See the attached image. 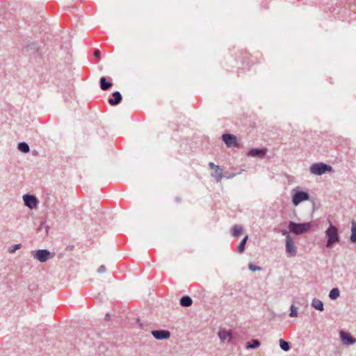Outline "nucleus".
I'll return each mask as SVG.
<instances>
[{"label": "nucleus", "mask_w": 356, "mask_h": 356, "mask_svg": "<svg viewBox=\"0 0 356 356\" xmlns=\"http://www.w3.org/2000/svg\"><path fill=\"white\" fill-rule=\"evenodd\" d=\"M328 228L325 231V236L327 237V241L325 247L331 248L334 244L338 243L340 241V236L339 234L338 228L333 225L330 221Z\"/></svg>", "instance_id": "obj_1"}, {"label": "nucleus", "mask_w": 356, "mask_h": 356, "mask_svg": "<svg viewBox=\"0 0 356 356\" xmlns=\"http://www.w3.org/2000/svg\"><path fill=\"white\" fill-rule=\"evenodd\" d=\"M311 222L297 223L290 221L288 225L289 232L296 235H300L307 232L311 229Z\"/></svg>", "instance_id": "obj_2"}, {"label": "nucleus", "mask_w": 356, "mask_h": 356, "mask_svg": "<svg viewBox=\"0 0 356 356\" xmlns=\"http://www.w3.org/2000/svg\"><path fill=\"white\" fill-rule=\"evenodd\" d=\"M292 193V203L294 206H298L303 201L309 199V195L307 192L300 190L299 187L293 188Z\"/></svg>", "instance_id": "obj_3"}, {"label": "nucleus", "mask_w": 356, "mask_h": 356, "mask_svg": "<svg viewBox=\"0 0 356 356\" xmlns=\"http://www.w3.org/2000/svg\"><path fill=\"white\" fill-rule=\"evenodd\" d=\"M309 171L311 174L322 175L327 172H332V168L324 163H315L310 166Z\"/></svg>", "instance_id": "obj_4"}, {"label": "nucleus", "mask_w": 356, "mask_h": 356, "mask_svg": "<svg viewBox=\"0 0 356 356\" xmlns=\"http://www.w3.org/2000/svg\"><path fill=\"white\" fill-rule=\"evenodd\" d=\"M286 252L289 257H293L297 254V248L293 241V238L290 235H287L286 237Z\"/></svg>", "instance_id": "obj_5"}, {"label": "nucleus", "mask_w": 356, "mask_h": 356, "mask_svg": "<svg viewBox=\"0 0 356 356\" xmlns=\"http://www.w3.org/2000/svg\"><path fill=\"white\" fill-rule=\"evenodd\" d=\"M32 256L38 261L44 263L50 257V252L45 249L31 252Z\"/></svg>", "instance_id": "obj_6"}, {"label": "nucleus", "mask_w": 356, "mask_h": 356, "mask_svg": "<svg viewBox=\"0 0 356 356\" xmlns=\"http://www.w3.org/2000/svg\"><path fill=\"white\" fill-rule=\"evenodd\" d=\"M222 139L226 145L229 147L238 146L236 137L232 134H225L222 135Z\"/></svg>", "instance_id": "obj_7"}, {"label": "nucleus", "mask_w": 356, "mask_h": 356, "mask_svg": "<svg viewBox=\"0 0 356 356\" xmlns=\"http://www.w3.org/2000/svg\"><path fill=\"white\" fill-rule=\"evenodd\" d=\"M24 205L32 209L37 206L38 200L33 195L25 194L23 196Z\"/></svg>", "instance_id": "obj_8"}, {"label": "nucleus", "mask_w": 356, "mask_h": 356, "mask_svg": "<svg viewBox=\"0 0 356 356\" xmlns=\"http://www.w3.org/2000/svg\"><path fill=\"white\" fill-rule=\"evenodd\" d=\"M152 334L158 340L168 339L170 337V332L167 330H152Z\"/></svg>", "instance_id": "obj_9"}, {"label": "nucleus", "mask_w": 356, "mask_h": 356, "mask_svg": "<svg viewBox=\"0 0 356 356\" xmlns=\"http://www.w3.org/2000/svg\"><path fill=\"white\" fill-rule=\"evenodd\" d=\"M340 338L342 342L346 345H353L356 343V339H355L350 333L344 331L340 332Z\"/></svg>", "instance_id": "obj_10"}, {"label": "nucleus", "mask_w": 356, "mask_h": 356, "mask_svg": "<svg viewBox=\"0 0 356 356\" xmlns=\"http://www.w3.org/2000/svg\"><path fill=\"white\" fill-rule=\"evenodd\" d=\"M218 334L222 342H229L232 339V332L225 328L220 329Z\"/></svg>", "instance_id": "obj_11"}, {"label": "nucleus", "mask_w": 356, "mask_h": 356, "mask_svg": "<svg viewBox=\"0 0 356 356\" xmlns=\"http://www.w3.org/2000/svg\"><path fill=\"white\" fill-rule=\"evenodd\" d=\"M122 99V97L120 92L115 91L112 93V97L108 98V102L111 106L118 105Z\"/></svg>", "instance_id": "obj_12"}, {"label": "nucleus", "mask_w": 356, "mask_h": 356, "mask_svg": "<svg viewBox=\"0 0 356 356\" xmlns=\"http://www.w3.org/2000/svg\"><path fill=\"white\" fill-rule=\"evenodd\" d=\"M266 154V149L252 148L248 152V156L252 157L263 158Z\"/></svg>", "instance_id": "obj_13"}, {"label": "nucleus", "mask_w": 356, "mask_h": 356, "mask_svg": "<svg viewBox=\"0 0 356 356\" xmlns=\"http://www.w3.org/2000/svg\"><path fill=\"white\" fill-rule=\"evenodd\" d=\"M100 88L102 90H108L112 86L113 83L111 81H107L106 78L102 76L99 80Z\"/></svg>", "instance_id": "obj_14"}, {"label": "nucleus", "mask_w": 356, "mask_h": 356, "mask_svg": "<svg viewBox=\"0 0 356 356\" xmlns=\"http://www.w3.org/2000/svg\"><path fill=\"white\" fill-rule=\"evenodd\" d=\"M312 306L315 308L316 309L323 312L324 310L323 303V302L318 299V298H314L312 301Z\"/></svg>", "instance_id": "obj_15"}, {"label": "nucleus", "mask_w": 356, "mask_h": 356, "mask_svg": "<svg viewBox=\"0 0 356 356\" xmlns=\"http://www.w3.org/2000/svg\"><path fill=\"white\" fill-rule=\"evenodd\" d=\"M243 233V227L239 225H234L232 228V235L234 237H239Z\"/></svg>", "instance_id": "obj_16"}, {"label": "nucleus", "mask_w": 356, "mask_h": 356, "mask_svg": "<svg viewBox=\"0 0 356 356\" xmlns=\"http://www.w3.org/2000/svg\"><path fill=\"white\" fill-rule=\"evenodd\" d=\"M211 176L216 179L217 182L220 181L222 178V170L219 166H216L215 171L211 173Z\"/></svg>", "instance_id": "obj_17"}, {"label": "nucleus", "mask_w": 356, "mask_h": 356, "mask_svg": "<svg viewBox=\"0 0 356 356\" xmlns=\"http://www.w3.org/2000/svg\"><path fill=\"white\" fill-rule=\"evenodd\" d=\"M350 240L352 243H356V222L352 220L351 222V234Z\"/></svg>", "instance_id": "obj_18"}, {"label": "nucleus", "mask_w": 356, "mask_h": 356, "mask_svg": "<svg viewBox=\"0 0 356 356\" xmlns=\"http://www.w3.org/2000/svg\"><path fill=\"white\" fill-rule=\"evenodd\" d=\"M192 303V299L188 296H184L180 299V305L183 307H189Z\"/></svg>", "instance_id": "obj_19"}, {"label": "nucleus", "mask_w": 356, "mask_h": 356, "mask_svg": "<svg viewBox=\"0 0 356 356\" xmlns=\"http://www.w3.org/2000/svg\"><path fill=\"white\" fill-rule=\"evenodd\" d=\"M260 341L258 339H252L250 341L246 343L245 347L248 349L257 348L260 346Z\"/></svg>", "instance_id": "obj_20"}, {"label": "nucleus", "mask_w": 356, "mask_h": 356, "mask_svg": "<svg viewBox=\"0 0 356 356\" xmlns=\"http://www.w3.org/2000/svg\"><path fill=\"white\" fill-rule=\"evenodd\" d=\"M248 236H245L243 239L242 241H241V243H239L238 248H237V252L239 253V254H241L244 252L245 250V244L247 243V241H248Z\"/></svg>", "instance_id": "obj_21"}, {"label": "nucleus", "mask_w": 356, "mask_h": 356, "mask_svg": "<svg viewBox=\"0 0 356 356\" xmlns=\"http://www.w3.org/2000/svg\"><path fill=\"white\" fill-rule=\"evenodd\" d=\"M18 149L23 153H28L30 150L29 145L25 142H21L18 144Z\"/></svg>", "instance_id": "obj_22"}, {"label": "nucleus", "mask_w": 356, "mask_h": 356, "mask_svg": "<svg viewBox=\"0 0 356 356\" xmlns=\"http://www.w3.org/2000/svg\"><path fill=\"white\" fill-rule=\"evenodd\" d=\"M340 291L338 288L332 289L329 293V298L331 300H336L339 297Z\"/></svg>", "instance_id": "obj_23"}, {"label": "nucleus", "mask_w": 356, "mask_h": 356, "mask_svg": "<svg viewBox=\"0 0 356 356\" xmlns=\"http://www.w3.org/2000/svg\"><path fill=\"white\" fill-rule=\"evenodd\" d=\"M279 342H280V346L282 350H283L284 351L289 350L291 346H290V343L289 342L286 341L285 340H284L282 339H280Z\"/></svg>", "instance_id": "obj_24"}, {"label": "nucleus", "mask_w": 356, "mask_h": 356, "mask_svg": "<svg viewBox=\"0 0 356 356\" xmlns=\"http://www.w3.org/2000/svg\"><path fill=\"white\" fill-rule=\"evenodd\" d=\"M22 248L21 244H16L9 248L8 252L9 253H14L16 250L20 249Z\"/></svg>", "instance_id": "obj_25"}, {"label": "nucleus", "mask_w": 356, "mask_h": 356, "mask_svg": "<svg viewBox=\"0 0 356 356\" xmlns=\"http://www.w3.org/2000/svg\"><path fill=\"white\" fill-rule=\"evenodd\" d=\"M291 317H296L298 316V309L294 305L291 307V312L289 314Z\"/></svg>", "instance_id": "obj_26"}, {"label": "nucleus", "mask_w": 356, "mask_h": 356, "mask_svg": "<svg viewBox=\"0 0 356 356\" xmlns=\"http://www.w3.org/2000/svg\"><path fill=\"white\" fill-rule=\"evenodd\" d=\"M248 268L252 271H256L257 270H261V268L259 266H255L252 263H250L248 264Z\"/></svg>", "instance_id": "obj_27"}, {"label": "nucleus", "mask_w": 356, "mask_h": 356, "mask_svg": "<svg viewBox=\"0 0 356 356\" xmlns=\"http://www.w3.org/2000/svg\"><path fill=\"white\" fill-rule=\"evenodd\" d=\"M105 271H106V267H105V266H104V265L100 266L98 268V269H97V272H98L99 273H104Z\"/></svg>", "instance_id": "obj_28"}, {"label": "nucleus", "mask_w": 356, "mask_h": 356, "mask_svg": "<svg viewBox=\"0 0 356 356\" xmlns=\"http://www.w3.org/2000/svg\"><path fill=\"white\" fill-rule=\"evenodd\" d=\"M100 51L99 50H95L94 51V56L96 57V58H99L100 57Z\"/></svg>", "instance_id": "obj_29"}, {"label": "nucleus", "mask_w": 356, "mask_h": 356, "mask_svg": "<svg viewBox=\"0 0 356 356\" xmlns=\"http://www.w3.org/2000/svg\"><path fill=\"white\" fill-rule=\"evenodd\" d=\"M209 167H210V168H211V169H216V166H217L216 165H215V164H214L213 163H212V162H210V163H209Z\"/></svg>", "instance_id": "obj_30"}, {"label": "nucleus", "mask_w": 356, "mask_h": 356, "mask_svg": "<svg viewBox=\"0 0 356 356\" xmlns=\"http://www.w3.org/2000/svg\"><path fill=\"white\" fill-rule=\"evenodd\" d=\"M280 232L282 233V235L286 236L287 235H289L288 234V231H286V229H282V230L280 231Z\"/></svg>", "instance_id": "obj_31"}, {"label": "nucleus", "mask_w": 356, "mask_h": 356, "mask_svg": "<svg viewBox=\"0 0 356 356\" xmlns=\"http://www.w3.org/2000/svg\"><path fill=\"white\" fill-rule=\"evenodd\" d=\"M105 320L106 321H109L110 320V315L109 314H106V316H105Z\"/></svg>", "instance_id": "obj_32"}]
</instances>
